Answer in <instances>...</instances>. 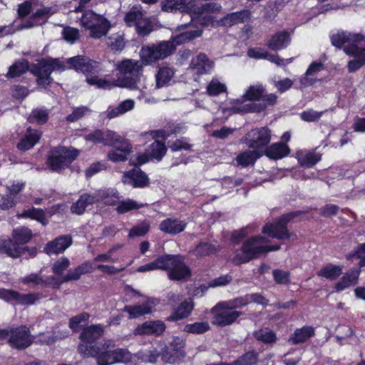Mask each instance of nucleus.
<instances>
[{
  "label": "nucleus",
  "instance_id": "obj_49",
  "mask_svg": "<svg viewBox=\"0 0 365 365\" xmlns=\"http://www.w3.org/2000/svg\"><path fill=\"white\" fill-rule=\"evenodd\" d=\"M86 82L91 86H96L98 88L110 90L117 86L114 81L104 78H100L96 74H93L86 78Z\"/></svg>",
  "mask_w": 365,
  "mask_h": 365
},
{
  "label": "nucleus",
  "instance_id": "obj_53",
  "mask_svg": "<svg viewBox=\"0 0 365 365\" xmlns=\"http://www.w3.org/2000/svg\"><path fill=\"white\" fill-rule=\"evenodd\" d=\"M174 76V71L168 66L159 68L156 74V84L158 88L164 86Z\"/></svg>",
  "mask_w": 365,
  "mask_h": 365
},
{
  "label": "nucleus",
  "instance_id": "obj_30",
  "mask_svg": "<svg viewBox=\"0 0 365 365\" xmlns=\"http://www.w3.org/2000/svg\"><path fill=\"white\" fill-rule=\"evenodd\" d=\"M290 40L289 33L287 31H282L272 36L266 45L271 50L279 51L287 48Z\"/></svg>",
  "mask_w": 365,
  "mask_h": 365
},
{
  "label": "nucleus",
  "instance_id": "obj_7",
  "mask_svg": "<svg viewBox=\"0 0 365 365\" xmlns=\"http://www.w3.org/2000/svg\"><path fill=\"white\" fill-rule=\"evenodd\" d=\"M175 49V44L173 41H159L157 43L143 46L140 52V59L145 65L152 64L170 56Z\"/></svg>",
  "mask_w": 365,
  "mask_h": 365
},
{
  "label": "nucleus",
  "instance_id": "obj_13",
  "mask_svg": "<svg viewBox=\"0 0 365 365\" xmlns=\"http://www.w3.org/2000/svg\"><path fill=\"white\" fill-rule=\"evenodd\" d=\"M42 297L39 292L21 294L14 289L0 288V299L14 305L31 306Z\"/></svg>",
  "mask_w": 365,
  "mask_h": 365
},
{
  "label": "nucleus",
  "instance_id": "obj_57",
  "mask_svg": "<svg viewBox=\"0 0 365 365\" xmlns=\"http://www.w3.org/2000/svg\"><path fill=\"white\" fill-rule=\"evenodd\" d=\"M112 361L115 363H128L131 361V354L125 349L118 348L113 350Z\"/></svg>",
  "mask_w": 365,
  "mask_h": 365
},
{
  "label": "nucleus",
  "instance_id": "obj_24",
  "mask_svg": "<svg viewBox=\"0 0 365 365\" xmlns=\"http://www.w3.org/2000/svg\"><path fill=\"white\" fill-rule=\"evenodd\" d=\"M42 132L29 127L24 135L16 144V148L20 151H26L34 148L40 140Z\"/></svg>",
  "mask_w": 365,
  "mask_h": 365
},
{
  "label": "nucleus",
  "instance_id": "obj_12",
  "mask_svg": "<svg viewBox=\"0 0 365 365\" xmlns=\"http://www.w3.org/2000/svg\"><path fill=\"white\" fill-rule=\"evenodd\" d=\"M181 255H170L168 259V277L172 281H185L192 275L190 268L185 263Z\"/></svg>",
  "mask_w": 365,
  "mask_h": 365
},
{
  "label": "nucleus",
  "instance_id": "obj_37",
  "mask_svg": "<svg viewBox=\"0 0 365 365\" xmlns=\"http://www.w3.org/2000/svg\"><path fill=\"white\" fill-rule=\"evenodd\" d=\"M324 69V64L317 61H312L307 69L304 76H302L299 79V82L302 87H307L313 85L317 82V79L309 78V76H312L316 73H318Z\"/></svg>",
  "mask_w": 365,
  "mask_h": 365
},
{
  "label": "nucleus",
  "instance_id": "obj_3",
  "mask_svg": "<svg viewBox=\"0 0 365 365\" xmlns=\"http://www.w3.org/2000/svg\"><path fill=\"white\" fill-rule=\"evenodd\" d=\"M307 212V211L294 210L282 214L274 222H267L262 228V233L273 239L289 240L293 233L288 230L289 223Z\"/></svg>",
  "mask_w": 365,
  "mask_h": 365
},
{
  "label": "nucleus",
  "instance_id": "obj_16",
  "mask_svg": "<svg viewBox=\"0 0 365 365\" xmlns=\"http://www.w3.org/2000/svg\"><path fill=\"white\" fill-rule=\"evenodd\" d=\"M33 341L31 330L26 325L10 328L8 344L11 348L23 350L29 347Z\"/></svg>",
  "mask_w": 365,
  "mask_h": 365
},
{
  "label": "nucleus",
  "instance_id": "obj_46",
  "mask_svg": "<svg viewBox=\"0 0 365 365\" xmlns=\"http://www.w3.org/2000/svg\"><path fill=\"white\" fill-rule=\"evenodd\" d=\"M216 252V246L208 242H200L193 250V254L197 257L210 256Z\"/></svg>",
  "mask_w": 365,
  "mask_h": 365
},
{
  "label": "nucleus",
  "instance_id": "obj_60",
  "mask_svg": "<svg viewBox=\"0 0 365 365\" xmlns=\"http://www.w3.org/2000/svg\"><path fill=\"white\" fill-rule=\"evenodd\" d=\"M140 205L133 200H126L120 201L116 207V211L119 214H124L131 210H138Z\"/></svg>",
  "mask_w": 365,
  "mask_h": 365
},
{
  "label": "nucleus",
  "instance_id": "obj_22",
  "mask_svg": "<svg viewBox=\"0 0 365 365\" xmlns=\"http://www.w3.org/2000/svg\"><path fill=\"white\" fill-rule=\"evenodd\" d=\"M166 325L161 320H150L138 324L134 329L135 335L160 336L165 331Z\"/></svg>",
  "mask_w": 365,
  "mask_h": 365
},
{
  "label": "nucleus",
  "instance_id": "obj_59",
  "mask_svg": "<svg viewBox=\"0 0 365 365\" xmlns=\"http://www.w3.org/2000/svg\"><path fill=\"white\" fill-rule=\"evenodd\" d=\"M70 264L68 258L62 257L53 263L51 269L56 276H61L63 272L70 267Z\"/></svg>",
  "mask_w": 365,
  "mask_h": 365
},
{
  "label": "nucleus",
  "instance_id": "obj_15",
  "mask_svg": "<svg viewBox=\"0 0 365 365\" xmlns=\"http://www.w3.org/2000/svg\"><path fill=\"white\" fill-rule=\"evenodd\" d=\"M66 63V69H73L76 72L85 74L86 77L98 74L100 71V63L86 56L78 55L68 58Z\"/></svg>",
  "mask_w": 365,
  "mask_h": 365
},
{
  "label": "nucleus",
  "instance_id": "obj_34",
  "mask_svg": "<svg viewBox=\"0 0 365 365\" xmlns=\"http://www.w3.org/2000/svg\"><path fill=\"white\" fill-rule=\"evenodd\" d=\"M250 17V11L247 9H242L227 14L220 19V23L222 26H232L240 23H244Z\"/></svg>",
  "mask_w": 365,
  "mask_h": 365
},
{
  "label": "nucleus",
  "instance_id": "obj_8",
  "mask_svg": "<svg viewBox=\"0 0 365 365\" xmlns=\"http://www.w3.org/2000/svg\"><path fill=\"white\" fill-rule=\"evenodd\" d=\"M266 242L267 239L261 235L252 236L243 241L241 247L242 255H236L232 258L233 264L240 265L259 257L262 255V244Z\"/></svg>",
  "mask_w": 365,
  "mask_h": 365
},
{
  "label": "nucleus",
  "instance_id": "obj_44",
  "mask_svg": "<svg viewBox=\"0 0 365 365\" xmlns=\"http://www.w3.org/2000/svg\"><path fill=\"white\" fill-rule=\"evenodd\" d=\"M20 216L23 218L36 220L43 225H46L48 223L45 212L41 208L31 207L28 210H24Z\"/></svg>",
  "mask_w": 365,
  "mask_h": 365
},
{
  "label": "nucleus",
  "instance_id": "obj_38",
  "mask_svg": "<svg viewBox=\"0 0 365 365\" xmlns=\"http://www.w3.org/2000/svg\"><path fill=\"white\" fill-rule=\"evenodd\" d=\"M31 65L26 59H19L9 68V71L6 75L8 78H15L19 77L28 71H30Z\"/></svg>",
  "mask_w": 365,
  "mask_h": 365
},
{
  "label": "nucleus",
  "instance_id": "obj_11",
  "mask_svg": "<svg viewBox=\"0 0 365 365\" xmlns=\"http://www.w3.org/2000/svg\"><path fill=\"white\" fill-rule=\"evenodd\" d=\"M271 138V130L267 126H263L251 129L243 140L249 148L263 152L269 144Z\"/></svg>",
  "mask_w": 365,
  "mask_h": 365
},
{
  "label": "nucleus",
  "instance_id": "obj_17",
  "mask_svg": "<svg viewBox=\"0 0 365 365\" xmlns=\"http://www.w3.org/2000/svg\"><path fill=\"white\" fill-rule=\"evenodd\" d=\"M185 341L180 337H175L161 351L162 360L165 363L175 364L185 356Z\"/></svg>",
  "mask_w": 365,
  "mask_h": 365
},
{
  "label": "nucleus",
  "instance_id": "obj_47",
  "mask_svg": "<svg viewBox=\"0 0 365 365\" xmlns=\"http://www.w3.org/2000/svg\"><path fill=\"white\" fill-rule=\"evenodd\" d=\"M210 329L207 322H197L192 324H187L184 326L183 331L192 334H202Z\"/></svg>",
  "mask_w": 365,
  "mask_h": 365
},
{
  "label": "nucleus",
  "instance_id": "obj_18",
  "mask_svg": "<svg viewBox=\"0 0 365 365\" xmlns=\"http://www.w3.org/2000/svg\"><path fill=\"white\" fill-rule=\"evenodd\" d=\"M24 285L31 284L33 287L40 286L42 288H51L54 290L61 289L58 277L54 275L48 276L43 279L40 273H31L20 279Z\"/></svg>",
  "mask_w": 365,
  "mask_h": 365
},
{
  "label": "nucleus",
  "instance_id": "obj_1",
  "mask_svg": "<svg viewBox=\"0 0 365 365\" xmlns=\"http://www.w3.org/2000/svg\"><path fill=\"white\" fill-rule=\"evenodd\" d=\"M32 237V231L29 227L24 226L16 227L12 231L11 238L0 241V253L6 254L12 258H19L28 252L30 256L34 257L37 252L35 247H21L27 244Z\"/></svg>",
  "mask_w": 365,
  "mask_h": 365
},
{
  "label": "nucleus",
  "instance_id": "obj_23",
  "mask_svg": "<svg viewBox=\"0 0 365 365\" xmlns=\"http://www.w3.org/2000/svg\"><path fill=\"white\" fill-rule=\"evenodd\" d=\"M94 269L95 267L90 261H85L80 265L75 267L73 270H70L62 277H58L60 287L63 283L80 279L82 275L91 274L94 271Z\"/></svg>",
  "mask_w": 365,
  "mask_h": 365
},
{
  "label": "nucleus",
  "instance_id": "obj_2",
  "mask_svg": "<svg viewBox=\"0 0 365 365\" xmlns=\"http://www.w3.org/2000/svg\"><path fill=\"white\" fill-rule=\"evenodd\" d=\"M66 66L58 58L46 57L37 60V63L31 65L30 72L36 77L38 86L46 88L53 83L51 73L53 71H64Z\"/></svg>",
  "mask_w": 365,
  "mask_h": 365
},
{
  "label": "nucleus",
  "instance_id": "obj_27",
  "mask_svg": "<svg viewBox=\"0 0 365 365\" xmlns=\"http://www.w3.org/2000/svg\"><path fill=\"white\" fill-rule=\"evenodd\" d=\"M194 309L192 299H185L173 310L170 316L167 318L169 322H177L187 318Z\"/></svg>",
  "mask_w": 365,
  "mask_h": 365
},
{
  "label": "nucleus",
  "instance_id": "obj_26",
  "mask_svg": "<svg viewBox=\"0 0 365 365\" xmlns=\"http://www.w3.org/2000/svg\"><path fill=\"white\" fill-rule=\"evenodd\" d=\"M291 150L287 144L277 142L267 145L262 153V156L265 155L270 160H278L288 156Z\"/></svg>",
  "mask_w": 365,
  "mask_h": 365
},
{
  "label": "nucleus",
  "instance_id": "obj_39",
  "mask_svg": "<svg viewBox=\"0 0 365 365\" xmlns=\"http://www.w3.org/2000/svg\"><path fill=\"white\" fill-rule=\"evenodd\" d=\"M261 157H262L261 151L252 149L238 154L236 157V161L238 165L245 168L253 165Z\"/></svg>",
  "mask_w": 365,
  "mask_h": 365
},
{
  "label": "nucleus",
  "instance_id": "obj_64",
  "mask_svg": "<svg viewBox=\"0 0 365 365\" xmlns=\"http://www.w3.org/2000/svg\"><path fill=\"white\" fill-rule=\"evenodd\" d=\"M248 236V231L246 227L232 231L230 234V240L235 245L241 243Z\"/></svg>",
  "mask_w": 365,
  "mask_h": 365
},
{
  "label": "nucleus",
  "instance_id": "obj_42",
  "mask_svg": "<svg viewBox=\"0 0 365 365\" xmlns=\"http://www.w3.org/2000/svg\"><path fill=\"white\" fill-rule=\"evenodd\" d=\"M259 352L256 350H250L240 356L236 360L227 365H256L259 361Z\"/></svg>",
  "mask_w": 365,
  "mask_h": 365
},
{
  "label": "nucleus",
  "instance_id": "obj_40",
  "mask_svg": "<svg viewBox=\"0 0 365 365\" xmlns=\"http://www.w3.org/2000/svg\"><path fill=\"white\" fill-rule=\"evenodd\" d=\"M113 135V131L106 130L103 131L102 130L96 129L94 131L88 133L86 139L88 141L93 142L94 143H102L105 146H108L109 142L112 139L111 137Z\"/></svg>",
  "mask_w": 365,
  "mask_h": 365
},
{
  "label": "nucleus",
  "instance_id": "obj_62",
  "mask_svg": "<svg viewBox=\"0 0 365 365\" xmlns=\"http://www.w3.org/2000/svg\"><path fill=\"white\" fill-rule=\"evenodd\" d=\"M134 108V101L128 99L122 101L115 109L110 112V116L114 117L119 114L125 113Z\"/></svg>",
  "mask_w": 365,
  "mask_h": 365
},
{
  "label": "nucleus",
  "instance_id": "obj_10",
  "mask_svg": "<svg viewBox=\"0 0 365 365\" xmlns=\"http://www.w3.org/2000/svg\"><path fill=\"white\" fill-rule=\"evenodd\" d=\"M118 70L123 74L122 86L129 88H136L143 71L142 64L138 61L127 59L119 64Z\"/></svg>",
  "mask_w": 365,
  "mask_h": 365
},
{
  "label": "nucleus",
  "instance_id": "obj_63",
  "mask_svg": "<svg viewBox=\"0 0 365 365\" xmlns=\"http://www.w3.org/2000/svg\"><path fill=\"white\" fill-rule=\"evenodd\" d=\"M152 161L148 152L145 150L144 153H138L135 158H131L129 160V165L133 168H140V166Z\"/></svg>",
  "mask_w": 365,
  "mask_h": 365
},
{
  "label": "nucleus",
  "instance_id": "obj_58",
  "mask_svg": "<svg viewBox=\"0 0 365 365\" xmlns=\"http://www.w3.org/2000/svg\"><path fill=\"white\" fill-rule=\"evenodd\" d=\"M264 91V89L261 86H251L244 94V98L247 101H258L261 100Z\"/></svg>",
  "mask_w": 365,
  "mask_h": 365
},
{
  "label": "nucleus",
  "instance_id": "obj_55",
  "mask_svg": "<svg viewBox=\"0 0 365 365\" xmlns=\"http://www.w3.org/2000/svg\"><path fill=\"white\" fill-rule=\"evenodd\" d=\"M348 32L341 31L330 35V41L333 46L337 49L344 48V46L349 43Z\"/></svg>",
  "mask_w": 365,
  "mask_h": 365
},
{
  "label": "nucleus",
  "instance_id": "obj_43",
  "mask_svg": "<svg viewBox=\"0 0 365 365\" xmlns=\"http://www.w3.org/2000/svg\"><path fill=\"white\" fill-rule=\"evenodd\" d=\"M342 274V267L329 264L324 266L318 272L319 277H324L329 280L336 279Z\"/></svg>",
  "mask_w": 365,
  "mask_h": 365
},
{
  "label": "nucleus",
  "instance_id": "obj_31",
  "mask_svg": "<svg viewBox=\"0 0 365 365\" xmlns=\"http://www.w3.org/2000/svg\"><path fill=\"white\" fill-rule=\"evenodd\" d=\"M315 334V329L312 326H304L302 328L296 329L294 333L289 338L288 341L297 345L306 342L309 339Z\"/></svg>",
  "mask_w": 365,
  "mask_h": 365
},
{
  "label": "nucleus",
  "instance_id": "obj_32",
  "mask_svg": "<svg viewBox=\"0 0 365 365\" xmlns=\"http://www.w3.org/2000/svg\"><path fill=\"white\" fill-rule=\"evenodd\" d=\"M299 164L306 168H313L322 160V154L314 150H308L297 153Z\"/></svg>",
  "mask_w": 365,
  "mask_h": 365
},
{
  "label": "nucleus",
  "instance_id": "obj_51",
  "mask_svg": "<svg viewBox=\"0 0 365 365\" xmlns=\"http://www.w3.org/2000/svg\"><path fill=\"white\" fill-rule=\"evenodd\" d=\"M124 310L128 312L130 318H136L151 312V307L146 304L127 305L125 307Z\"/></svg>",
  "mask_w": 365,
  "mask_h": 365
},
{
  "label": "nucleus",
  "instance_id": "obj_9",
  "mask_svg": "<svg viewBox=\"0 0 365 365\" xmlns=\"http://www.w3.org/2000/svg\"><path fill=\"white\" fill-rule=\"evenodd\" d=\"M108 146L113 150L107 153V159L113 163H124L128 160V157L133 153V148L130 141L113 131Z\"/></svg>",
  "mask_w": 365,
  "mask_h": 365
},
{
  "label": "nucleus",
  "instance_id": "obj_61",
  "mask_svg": "<svg viewBox=\"0 0 365 365\" xmlns=\"http://www.w3.org/2000/svg\"><path fill=\"white\" fill-rule=\"evenodd\" d=\"M63 39L70 43H74L80 38L79 30L71 26H66L62 31Z\"/></svg>",
  "mask_w": 365,
  "mask_h": 365
},
{
  "label": "nucleus",
  "instance_id": "obj_14",
  "mask_svg": "<svg viewBox=\"0 0 365 365\" xmlns=\"http://www.w3.org/2000/svg\"><path fill=\"white\" fill-rule=\"evenodd\" d=\"M78 354L84 359L89 357L95 358L98 365L113 364V350H110L109 346L106 344H101L97 347L89 348L81 344L78 349Z\"/></svg>",
  "mask_w": 365,
  "mask_h": 365
},
{
  "label": "nucleus",
  "instance_id": "obj_25",
  "mask_svg": "<svg viewBox=\"0 0 365 365\" xmlns=\"http://www.w3.org/2000/svg\"><path fill=\"white\" fill-rule=\"evenodd\" d=\"M72 242L73 240L71 235H60L46 245L45 252L48 255L63 253L72 245Z\"/></svg>",
  "mask_w": 365,
  "mask_h": 365
},
{
  "label": "nucleus",
  "instance_id": "obj_4",
  "mask_svg": "<svg viewBox=\"0 0 365 365\" xmlns=\"http://www.w3.org/2000/svg\"><path fill=\"white\" fill-rule=\"evenodd\" d=\"M79 154L80 151L73 147H53L47 155L46 165L51 170L59 173L68 168Z\"/></svg>",
  "mask_w": 365,
  "mask_h": 365
},
{
  "label": "nucleus",
  "instance_id": "obj_29",
  "mask_svg": "<svg viewBox=\"0 0 365 365\" xmlns=\"http://www.w3.org/2000/svg\"><path fill=\"white\" fill-rule=\"evenodd\" d=\"M186 226V222L177 218H166L160 222L159 228L165 233L177 235L183 232Z\"/></svg>",
  "mask_w": 365,
  "mask_h": 365
},
{
  "label": "nucleus",
  "instance_id": "obj_20",
  "mask_svg": "<svg viewBox=\"0 0 365 365\" xmlns=\"http://www.w3.org/2000/svg\"><path fill=\"white\" fill-rule=\"evenodd\" d=\"M123 182L133 188H145L150 185V178L140 168H133L123 173Z\"/></svg>",
  "mask_w": 365,
  "mask_h": 365
},
{
  "label": "nucleus",
  "instance_id": "obj_56",
  "mask_svg": "<svg viewBox=\"0 0 365 365\" xmlns=\"http://www.w3.org/2000/svg\"><path fill=\"white\" fill-rule=\"evenodd\" d=\"M90 314L88 312H82L79 314L72 317L69 319L68 326L69 328L73 332H78L81 329V323L87 322L90 319Z\"/></svg>",
  "mask_w": 365,
  "mask_h": 365
},
{
  "label": "nucleus",
  "instance_id": "obj_36",
  "mask_svg": "<svg viewBox=\"0 0 365 365\" xmlns=\"http://www.w3.org/2000/svg\"><path fill=\"white\" fill-rule=\"evenodd\" d=\"M98 199V202L100 201H103L104 204L106 205L113 206L117 205L118 201L119 200V192L115 188H105L101 189L98 191L96 195Z\"/></svg>",
  "mask_w": 365,
  "mask_h": 365
},
{
  "label": "nucleus",
  "instance_id": "obj_33",
  "mask_svg": "<svg viewBox=\"0 0 365 365\" xmlns=\"http://www.w3.org/2000/svg\"><path fill=\"white\" fill-rule=\"evenodd\" d=\"M359 270L356 269L347 271L335 284L334 289L336 292H342L346 288L358 283Z\"/></svg>",
  "mask_w": 365,
  "mask_h": 365
},
{
  "label": "nucleus",
  "instance_id": "obj_5",
  "mask_svg": "<svg viewBox=\"0 0 365 365\" xmlns=\"http://www.w3.org/2000/svg\"><path fill=\"white\" fill-rule=\"evenodd\" d=\"M78 21L82 28L89 31L90 36L94 39L106 36L111 28L110 21L107 18L91 9L85 11Z\"/></svg>",
  "mask_w": 365,
  "mask_h": 365
},
{
  "label": "nucleus",
  "instance_id": "obj_50",
  "mask_svg": "<svg viewBox=\"0 0 365 365\" xmlns=\"http://www.w3.org/2000/svg\"><path fill=\"white\" fill-rule=\"evenodd\" d=\"M253 336L257 341L264 344H272L277 341L276 334L268 329H260L254 331Z\"/></svg>",
  "mask_w": 365,
  "mask_h": 365
},
{
  "label": "nucleus",
  "instance_id": "obj_28",
  "mask_svg": "<svg viewBox=\"0 0 365 365\" xmlns=\"http://www.w3.org/2000/svg\"><path fill=\"white\" fill-rule=\"evenodd\" d=\"M98 202L96 196L92 194L83 193L80 195L78 200L73 202L71 206V211L78 215H83L88 205Z\"/></svg>",
  "mask_w": 365,
  "mask_h": 365
},
{
  "label": "nucleus",
  "instance_id": "obj_48",
  "mask_svg": "<svg viewBox=\"0 0 365 365\" xmlns=\"http://www.w3.org/2000/svg\"><path fill=\"white\" fill-rule=\"evenodd\" d=\"M202 34V31L199 29L188 30L183 31L175 36L173 39L174 43L175 44V46L183 44L197 37L201 36Z\"/></svg>",
  "mask_w": 365,
  "mask_h": 365
},
{
  "label": "nucleus",
  "instance_id": "obj_35",
  "mask_svg": "<svg viewBox=\"0 0 365 365\" xmlns=\"http://www.w3.org/2000/svg\"><path fill=\"white\" fill-rule=\"evenodd\" d=\"M152 161L160 162L167 153L168 148L163 141L154 140L146 149Z\"/></svg>",
  "mask_w": 365,
  "mask_h": 365
},
{
  "label": "nucleus",
  "instance_id": "obj_52",
  "mask_svg": "<svg viewBox=\"0 0 365 365\" xmlns=\"http://www.w3.org/2000/svg\"><path fill=\"white\" fill-rule=\"evenodd\" d=\"M143 15L141 10L133 6L125 14L123 19L127 26L135 27Z\"/></svg>",
  "mask_w": 365,
  "mask_h": 365
},
{
  "label": "nucleus",
  "instance_id": "obj_6",
  "mask_svg": "<svg viewBox=\"0 0 365 365\" xmlns=\"http://www.w3.org/2000/svg\"><path fill=\"white\" fill-rule=\"evenodd\" d=\"M349 44L344 47V52L349 56L354 58L347 63V70L350 73L359 71L365 66V47L359 46L357 43L365 38L361 34L348 32Z\"/></svg>",
  "mask_w": 365,
  "mask_h": 365
},
{
  "label": "nucleus",
  "instance_id": "obj_45",
  "mask_svg": "<svg viewBox=\"0 0 365 365\" xmlns=\"http://www.w3.org/2000/svg\"><path fill=\"white\" fill-rule=\"evenodd\" d=\"M185 1V0H164L161 3V8L166 12L187 11L188 8Z\"/></svg>",
  "mask_w": 365,
  "mask_h": 365
},
{
  "label": "nucleus",
  "instance_id": "obj_21",
  "mask_svg": "<svg viewBox=\"0 0 365 365\" xmlns=\"http://www.w3.org/2000/svg\"><path fill=\"white\" fill-rule=\"evenodd\" d=\"M211 312L213 314L212 323L218 327L231 325L242 315V312L230 309H217V310L213 312L212 308Z\"/></svg>",
  "mask_w": 365,
  "mask_h": 365
},
{
  "label": "nucleus",
  "instance_id": "obj_41",
  "mask_svg": "<svg viewBox=\"0 0 365 365\" xmlns=\"http://www.w3.org/2000/svg\"><path fill=\"white\" fill-rule=\"evenodd\" d=\"M249 304L248 294L244 297L235 298L232 300L220 302L213 307V312L217 309H230L234 310L235 309L242 308Z\"/></svg>",
  "mask_w": 365,
  "mask_h": 365
},
{
  "label": "nucleus",
  "instance_id": "obj_19",
  "mask_svg": "<svg viewBox=\"0 0 365 365\" xmlns=\"http://www.w3.org/2000/svg\"><path fill=\"white\" fill-rule=\"evenodd\" d=\"M104 334V328L100 324H91L84 327L80 334L79 339L81 340L77 347L78 351L79 346L83 344L86 347H97L96 344H93Z\"/></svg>",
  "mask_w": 365,
  "mask_h": 365
},
{
  "label": "nucleus",
  "instance_id": "obj_54",
  "mask_svg": "<svg viewBox=\"0 0 365 365\" xmlns=\"http://www.w3.org/2000/svg\"><path fill=\"white\" fill-rule=\"evenodd\" d=\"M137 34L142 37L148 36L153 31V25L149 18L143 16L135 26Z\"/></svg>",
  "mask_w": 365,
  "mask_h": 365
}]
</instances>
